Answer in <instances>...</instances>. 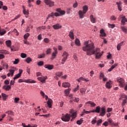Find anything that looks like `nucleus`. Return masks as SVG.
<instances>
[{"label":"nucleus","mask_w":127,"mask_h":127,"mask_svg":"<svg viewBox=\"0 0 127 127\" xmlns=\"http://www.w3.org/2000/svg\"><path fill=\"white\" fill-rule=\"evenodd\" d=\"M47 79V76L38 77V80L39 81H40V82H42V83H43V82H45Z\"/></svg>","instance_id":"11"},{"label":"nucleus","mask_w":127,"mask_h":127,"mask_svg":"<svg viewBox=\"0 0 127 127\" xmlns=\"http://www.w3.org/2000/svg\"><path fill=\"white\" fill-rule=\"evenodd\" d=\"M100 36L102 37H104V36H106V33H105L104 29L100 30Z\"/></svg>","instance_id":"30"},{"label":"nucleus","mask_w":127,"mask_h":127,"mask_svg":"<svg viewBox=\"0 0 127 127\" xmlns=\"http://www.w3.org/2000/svg\"><path fill=\"white\" fill-rule=\"evenodd\" d=\"M102 123H103V120H102V119H100L97 122V125L100 126Z\"/></svg>","instance_id":"46"},{"label":"nucleus","mask_w":127,"mask_h":127,"mask_svg":"<svg viewBox=\"0 0 127 127\" xmlns=\"http://www.w3.org/2000/svg\"><path fill=\"white\" fill-rule=\"evenodd\" d=\"M53 27L55 29H60V28H62V26L59 24H57L54 25L53 26Z\"/></svg>","instance_id":"19"},{"label":"nucleus","mask_w":127,"mask_h":127,"mask_svg":"<svg viewBox=\"0 0 127 127\" xmlns=\"http://www.w3.org/2000/svg\"><path fill=\"white\" fill-rule=\"evenodd\" d=\"M85 14H86V13H84L81 10L78 11V15L79 16V18H84V17H85Z\"/></svg>","instance_id":"10"},{"label":"nucleus","mask_w":127,"mask_h":127,"mask_svg":"<svg viewBox=\"0 0 127 127\" xmlns=\"http://www.w3.org/2000/svg\"><path fill=\"white\" fill-rule=\"evenodd\" d=\"M86 105L89 104L91 105V107H95V106H96V104H95V103L92 102V101H88V102L86 103Z\"/></svg>","instance_id":"29"},{"label":"nucleus","mask_w":127,"mask_h":127,"mask_svg":"<svg viewBox=\"0 0 127 127\" xmlns=\"http://www.w3.org/2000/svg\"><path fill=\"white\" fill-rule=\"evenodd\" d=\"M82 11L84 13H86L87 11H88V6L87 5H84L82 7Z\"/></svg>","instance_id":"23"},{"label":"nucleus","mask_w":127,"mask_h":127,"mask_svg":"<svg viewBox=\"0 0 127 127\" xmlns=\"http://www.w3.org/2000/svg\"><path fill=\"white\" fill-rule=\"evenodd\" d=\"M127 101L124 100L122 101V108H124V107L126 106V104H127Z\"/></svg>","instance_id":"49"},{"label":"nucleus","mask_w":127,"mask_h":127,"mask_svg":"<svg viewBox=\"0 0 127 127\" xmlns=\"http://www.w3.org/2000/svg\"><path fill=\"white\" fill-rule=\"evenodd\" d=\"M120 100H122V101H127V96L125 94H123L121 95Z\"/></svg>","instance_id":"18"},{"label":"nucleus","mask_w":127,"mask_h":127,"mask_svg":"<svg viewBox=\"0 0 127 127\" xmlns=\"http://www.w3.org/2000/svg\"><path fill=\"white\" fill-rule=\"evenodd\" d=\"M73 101H74L76 103H78V102L80 101V99H79L78 98H75L74 100H73Z\"/></svg>","instance_id":"62"},{"label":"nucleus","mask_w":127,"mask_h":127,"mask_svg":"<svg viewBox=\"0 0 127 127\" xmlns=\"http://www.w3.org/2000/svg\"><path fill=\"white\" fill-rule=\"evenodd\" d=\"M83 51L86 52L87 55H95L96 56V59H99L101 58L103 53H100V49L96 48L95 49V46L93 43H89V41H85L84 43V46L82 47Z\"/></svg>","instance_id":"1"},{"label":"nucleus","mask_w":127,"mask_h":127,"mask_svg":"<svg viewBox=\"0 0 127 127\" xmlns=\"http://www.w3.org/2000/svg\"><path fill=\"white\" fill-rule=\"evenodd\" d=\"M108 122L110 126L114 125V121H113V120H112L111 119H108Z\"/></svg>","instance_id":"36"},{"label":"nucleus","mask_w":127,"mask_h":127,"mask_svg":"<svg viewBox=\"0 0 127 127\" xmlns=\"http://www.w3.org/2000/svg\"><path fill=\"white\" fill-rule=\"evenodd\" d=\"M2 31L0 32V36H2V35H4L6 33V31L4 30V29H2Z\"/></svg>","instance_id":"37"},{"label":"nucleus","mask_w":127,"mask_h":127,"mask_svg":"<svg viewBox=\"0 0 127 127\" xmlns=\"http://www.w3.org/2000/svg\"><path fill=\"white\" fill-rule=\"evenodd\" d=\"M0 53L1 54H4L5 55L6 54H9V52L7 51L6 50H3L0 51Z\"/></svg>","instance_id":"33"},{"label":"nucleus","mask_w":127,"mask_h":127,"mask_svg":"<svg viewBox=\"0 0 127 127\" xmlns=\"http://www.w3.org/2000/svg\"><path fill=\"white\" fill-rule=\"evenodd\" d=\"M62 75H63L62 72H59L56 73V76L58 77H61Z\"/></svg>","instance_id":"48"},{"label":"nucleus","mask_w":127,"mask_h":127,"mask_svg":"<svg viewBox=\"0 0 127 127\" xmlns=\"http://www.w3.org/2000/svg\"><path fill=\"white\" fill-rule=\"evenodd\" d=\"M112 111H113V108H108L107 110V112L110 113V112H112Z\"/></svg>","instance_id":"63"},{"label":"nucleus","mask_w":127,"mask_h":127,"mask_svg":"<svg viewBox=\"0 0 127 127\" xmlns=\"http://www.w3.org/2000/svg\"><path fill=\"white\" fill-rule=\"evenodd\" d=\"M121 29L122 30V31H123V32H125V33H127V28L125 27H121Z\"/></svg>","instance_id":"47"},{"label":"nucleus","mask_w":127,"mask_h":127,"mask_svg":"<svg viewBox=\"0 0 127 127\" xmlns=\"http://www.w3.org/2000/svg\"><path fill=\"white\" fill-rule=\"evenodd\" d=\"M13 31L15 33H16V35H17V36H18V35H19V33H18V32L17 31V30H16V29H14Z\"/></svg>","instance_id":"52"},{"label":"nucleus","mask_w":127,"mask_h":127,"mask_svg":"<svg viewBox=\"0 0 127 127\" xmlns=\"http://www.w3.org/2000/svg\"><path fill=\"white\" fill-rule=\"evenodd\" d=\"M44 67L46 69H48V70H52L53 69V65L51 64H45Z\"/></svg>","instance_id":"16"},{"label":"nucleus","mask_w":127,"mask_h":127,"mask_svg":"<svg viewBox=\"0 0 127 127\" xmlns=\"http://www.w3.org/2000/svg\"><path fill=\"white\" fill-rule=\"evenodd\" d=\"M4 84H5V85H8L9 84V81L8 80H6L4 81Z\"/></svg>","instance_id":"64"},{"label":"nucleus","mask_w":127,"mask_h":127,"mask_svg":"<svg viewBox=\"0 0 127 127\" xmlns=\"http://www.w3.org/2000/svg\"><path fill=\"white\" fill-rule=\"evenodd\" d=\"M116 27V25L115 24H111L110 23H108V27H109V28H115V27Z\"/></svg>","instance_id":"41"},{"label":"nucleus","mask_w":127,"mask_h":127,"mask_svg":"<svg viewBox=\"0 0 127 127\" xmlns=\"http://www.w3.org/2000/svg\"><path fill=\"white\" fill-rule=\"evenodd\" d=\"M15 70H16V67H14L13 69L9 70V72L11 74V76H13V74L14 73V72H15Z\"/></svg>","instance_id":"28"},{"label":"nucleus","mask_w":127,"mask_h":127,"mask_svg":"<svg viewBox=\"0 0 127 127\" xmlns=\"http://www.w3.org/2000/svg\"><path fill=\"white\" fill-rule=\"evenodd\" d=\"M50 16H51V17H52L53 18H54V16H55L54 13L52 12L49 15L48 17H50Z\"/></svg>","instance_id":"53"},{"label":"nucleus","mask_w":127,"mask_h":127,"mask_svg":"<svg viewBox=\"0 0 127 127\" xmlns=\"http://www.w3.org/2000/svg\"><path fill=\"white\" fill-rule=\"evenodd\" d=\"M23 12L24 13V14H25V15H28L29 14V12L28 11V10H25V8H24V6H23Z\"/></svg>","instance_id":"26"},{"label":"nucleus","mask_w":127,"mask_h":127,"mask_svg":"<svg viewBox=\"0 0 127 127\" xmlns=\"http://www.w3.org/2000/svg\"><path fill=\"white\" fill-rule=\"evenodd\" d=\"M2 89H4V90H5V91H9L11 89V86L8 85H4Z\"/></svg>","instance_id":"17"},{"label":"nucleus","mask_w":127,"mask_h":127,"mask_svg":"<svg viewBox=\"0 0 127 127\" xmlns=\"http://www.w3.org/2000/svg\"><path fill=\"white\" fill-rule=\"evenodd\" d=\"M38 66H42V65H44V62L42 61H40L39 63H38Z\"/></svg>","instance_id":"50"},{"label":"nucleus","mask_w":127,"mask_h":127,"mask_svg":"<svg viewBox=\"0 0 127 127\" xmlns=\"http://www.w3.org/2000/svg\"><path fill=\"white\" fill-rule=\"evenodd\" d=\"M100 111H101V108H100L99 106H97L95 109V113H100Z\"/></svg>","instance_id":"38"},{"label":"nucleus","mask_w":127,"mask_h":127,"mask_svg":"<svg viewBox=\"0 0 127 127\" xmlns=\"http://www.w3.org/2000/svg\"><path fill=\"white\" fill-rule=\"evenodd\" d=\"M2 68H3V69H8V64H7L6 63H3L2 64Z\"/></svg>","instance_id":"32"},{"label":"nucleus","mask_w":127,"mask_h":127,"mask_svg":"<svg viewBox=\"0 0 127 127\" xmlns=\"http://www.w3.org/2000/svg\"><path fill=\"white\" fill-rule=\"evenodd\" d=\"M121 18H122V20L121 21V24H123V25H125L126 22H127V19L126 18V16L122 17Z\"/></svg>","instance_id":"21"},{"label":"nucleus","mask_w":127,"mask_h":127,"mask_svg":"<svg viewBox=\"0 0 127 127\" xmlns=\"http://www.w3.org/2000/svg\"><path fill=\"white\" fill-rule=\"evenodd\" d=\"M82 113L83 114H86L90 113V111H86V110L85 109L83 110Z\"/></svg>","instance_id":"54"},{"label":"nucleus","mask_w":127,"mask_h":127,"mask_svg":"<svg viewBox=\"0 0 127 127\" xmlns=\"http://www.w3.org/2000/svg\"><path fill=\"white\" fill-rule=\"evenodd\" d=\"M70 114H68L70 117H71L72 118V119H76V118L77 117V113L76 112H74V110L71 109L70 111H69Z\"/></svg>","instance_id":"8"},{"label":"nucleus","mask_w":127,"mask_h":127,"mask_svg":"<svg viewBox=\"0 0 127 127\" xmlns=\"http://www.w3.org/2000/svg\"><path fill=\"white\" fill-rule=\"evenodd\" d=\"M45 54L43 53L42 55H40L38 58H45Z\"/></svg>","instance_id":"51"},{"label":"nucleus","mask_w":127,"mask_h":127,"mask_svg":"<svg viewBox=\"0 0 127 127\" xmlns=\"http://www.w3.org/2000/svg\"><path fill=\"white\" fill-rule=\"evenodd\" d=\"M26 56H27L26 54L24 53L21 54V57H22V58H25Z\"/></svg>","instance_id":"57"},{"label":"nucleus","mask_w":127,"mask_h":127,"mask_svg":"<svg viewBox=\"0 0 127 127\" xmlns=\"http://www.w3.org/2000/svg\"><path fill=\"white\" fill-rule=\"evenodd\" d=\"M5 44L8 47H11V41L7 40L5 41Z\"/></svg>","instance_id":"22"},{"label":"nucleus","mask_w":127,"mask_h":127,"mask_svg":"<svg viewBox=\"0 0 127 127\" xmlns=\"http://www.w3.org/2000/svg\"><path fill=\"white\" fill-rule=\"evenodd\" d=\"M47 104L48 105V107L49 108H52V100L50 98H49L48 101L47 102Z\"/></svg>","instance_id":"14"},{"label":"nucleus","mask_w":127,"mask_h":127,"mask_svg":"<svg viewBox=\"0 0 127 127\" xmlns=\"http://www.w3.org/2000/svg\"><path fill=\"white\" fill-rule=\"evenodd\" d=\"M63 59L62 60V65H64V64H65V62H66V60H67V58L69 57V54L67 53V52H64L63 55H62Z\"/></svg>","instance_id":"2"},{"label":"nucleus","mask_w":127,"mask_h":127,"mask_svg":"<svg viewBox=\"0 0 127 127\" xmlns=\"http://www.w3.org/2000/svg\"><path fill=\"white\" fill-rule=\"evenodd\" d=\"M18 82L19 83H30L31 84H33L34 83H36V81L35 80H33L32 79H24V80L22 79H20L18 80Z\"/></svg>","instance_id":"4"},{"label":"nucleus","mask_w":127,"mask_h":127,"mask_svg":"<svg viewBox=\"0 0 127 127\" xmlns=\"http://www.w3.org/2000/svg\"><path fill=\"white\" fill-rule=\"evenodd\" d=\"M111 20H116L117 18L115 16H112L110 18Z\"/></svg>","instance_id":"59"},{"label":"nucleus","mask_w":127,"mask_h":127,"mask_svg":"<svg viewBox=\"0 0 127 127\" xmlns=\"http://www.w3.org/2000/svg\"><path fill=\"white\" fill-rule=\"evenodd\" d=\"M13 64L16 65V64H18L19 63V59H15V61L13 62Z\"/></svg>","instance_id":"40"},{"label":"nucleus","mask_w":127,"mask_h":127,"mask_svg":"<svg viewBox=\"0 0 127 127\" xmlns=\"http://www.w3.org/2000/svg\"><path fill=\"white\" fill-rule=\"evenodd\" d=\"M5 113L7 114V115H8V117H9L10 115H12V111H6Z\"/></svg>","instance_id":"58"},{"label":"nucleus","mask_w":127,"mask_h":127,"mask_svg":"<svg viewBox=\"0 0 127 127\" xmlns=\"http://www.w3.org/2000/svg\"><path fill=\"white\" fill-rule=\"evenodd\" d=\"M31 61H32V60L30 58H27L26 59V62H27V63H28V64L30 63V62H31Z\"/></svg>","instance_id":"44"},{"label":"nucleus","mask_w":127,"mask_h":127,"mask_svg":"<svg viewBox=\"0 0 127 127\" xmlns=\"http://www.w3.org/2000/svg\"><path fill=\"white\" fill-rule=\"evenodd\" d=\"M18 101H19V98L16 97L14 99L15 103H18Z\"/></svg>","instance_id":"61"},{"label":"nucleus","mask_w":127,"mask_h":127,"mask_svg":"<svg viewBox=\"0 0 127 127\" xmlns=\"http://www.w3.org/2000/svg\"><path fill=\"white\" fill-rule=\"evenodd\" d=\"M61 119L63 122H69L71 119V116L68 114H66L65 115H63Z\"/></svg>","instance_id":"5"},{"label":"nucleus","mask_w":127,"mask_h":127,"mask_svg":"<svg viewBox=\"0 0 127 127\" xmlns=\"http://www.w3.org/2000/svg\"><path fill=\"white\" fill-rule=\"evenodd\" d=\"M75 44L77 46H81V43H80V40L76 39L75 41Z\"/></svg>","instance_id":"31"},{"label":"nucleus","mask_w":127,"mask_h":127,"mask_svg":"<svg viewBox=\"0 0 127 127\" xmlns=\"http://www.w3.org/2000/svg\"><path fill=\"white\" fill-rule=\"evenodd\" d=\"M44 2L47 5H48L49 7L54 6V1H53L51 0H44Z\"/></svg>","instance_id":"7"},{"label":"nucleus","mask_w":127,"mask_h":127,"mask_svg":"<svg viewBox=\"0 0 127 127\" xmlns=\"http://www.w3.org/2000/svg\"><path fill=\"white\" fill-rule=\"evenodd\" d=\"M105 86L107 89H111V88H112V81L109 80V81H107Z\"/></svg>","instance_id":"12"},{"label":"nucleus","mask_w":127,"mask_h":127,"mask_svg":"<svg viewBox=\"0 0 127 127\" xmlns=\"http://www.w3.org/2000/svg\"><path fill=\"white\" fill-rule=\"evenodd\" d=\"M82 80L84 81L85 82H89V79L84 78L83 77H80L79 78L76 79V81L79 82H81Z\"/></svg>","instance_id":"13"},{"label":"nucleus","mask_w":127,"mask_h":127,"mask_svg":"<svg viewBox=\"0 0 127 127\" xmlns=\"http://www.w3.org/2000/svg\"><path fill=\"white\" fill-rule=\"evenodd\" d=\"M29 35H30V34H29V33H26V34L24 35V39H27V38H28V37L29 36Z\"/></svg>","instance_id":"43"},{"label":"nucleus","mask_w":127,"mask_h":127,"mask_svg":"<svg viewBox=\"0 0 127 127\" xmlns=\"http://www.w3.org/2000/svg\"><path fill=\"white\" fill-rule=\"evenodd\" d=\"M90 17L91 22H92V23H96V19L94 18L93 15H90Z\"/></svg>","instance_id":"25"},{"label":"nucleus","mask_w":127,"mask_h":127,"mask_svg":"<svg viewBox=\"0 0 127 127\" xmlns=\"http://www.w3.org/2000/svg\"><path fill=\"white\" fill-rule=\"evenodd\" d=\"M21 76L19 73H18L17 74H16L15 77L13 78L14 80H16V79H18Z\"/></svg>","instance_id":"45"},{"label":"nucleus","mask_w":127,"mask_h":127,"mask_svg":"<svg viewBox=\"0 0 127 127\" xmlns=\"http://www.w3.org/2000/svg\"><path fill=\"white\" fill-rule=\"evenodd\" d=\"M62 86L64 88H69L71 84L69 82H64L63 83Z\"/></svg>","instance_id":"20"},{"label":"nucleus","mask_w":127,"mask_h":127,"mask_svg":"<svg viewBox=\"0 0 127 127\" xmlns=\"http://www.w3.org/2000/svg\"><path fill=\"white\" fill-rule=\"evenodd\" d=\"M44 42H45V43H49V39L46 38L44 39Z\"/></svg>","instance_id":"55"},{"label":"nucleus","mask_w":127,"mask_h":127,"mask_svg":"<svg viewBox=\"0 0 127 127\" xmlns=\"http://www.w3.org/2000/svg\"><path fill=\"white\" fill-rule=\"evenodd\" d=\"M100 79H102V78H105V75H104L103 73L101 72L100 74Z\"/></svg>","instance_id":"60"},{"label":"nucleus","mask_w":127,"mask_h":127,"mask_svg":"<svg viewBox=\"0 0 127 127\" xmlns=\"http://www.w3.org/2000/svg\"><path fill=\"white\" fill-rule=\"evenodd\" d=\"M70 91H71V89L70 88L66 89L64 91V94L66 95V96H68V95H69V93H70Z\"/></svg>","instance_id":"35"},{"label":"nucleus","mask_w":127,"mask_h":127,"mask_svg":"<svg viewBox=\"0 0 127 127\" xmlns=\"http://www.w3.org/2000/svg\"><path fill=\"white\" fill-rule=\"evenodd\" d=\"M57 53H58V52L56 51H54L52 54V58H51L52 60H54V59H55V58H56V56H57Z\"/></svg>","instance_id":"15"},{"label":"nucleus","mask_w":127,"mask_h":127,"mask_svg":"<svg viewBox=\"0 0 127 127\" xmlns=\"http://www.w3.org/2000/svg\"><path fill=\"white\" fill-rule=\"evenodd\" d=\"M80 93H82V94L83 95V94H85V93H86V89L85 88H81L79 90Z\"/></svg>","instance_id":"39"},{"label":"nucleus","mask_w":127,"mask_h":127,"mask_svg":"<svg viewBox=\"0 0 127 127\" xmlns=\"http://www.w3.org/2000/svg\"><path fill=\"white\" fill-rule=\"evenodd\" d=\"M51 50H52V49L50 48H49L47 50V51H46L47 55H48L49 54H50L51 53Z\"/></svg>","instance_id":"42"},{"label":"nucleus","mask_w":127,"mask_h":127,"mask_svg":"<svg viewBox=\"0 0 127 127\" xmlns=\"http://www.w3.org/2000/svg\"><path fill=\"white\" fill-rule=\"evenodd\" d=\"M117 82L119 83V86L122 88L125 87V79L123 78L118 77L117 78Z\"/></svg>","instance_id":"6"},{"label":"nucleus","mask_w":127,"mask_h":127,"mask_svg":"<svg viewBox=\"0 0 127 127\" xmlns=\"http://www.w3.org/2000/svg\"><path fill=\"white\" fill-rule=\"evenodd\" d=\"M106 115V108L105 107H102L100 108V116L104 117Z\"/></svg>","instance_id":"9"},{"label":"nucleus","mask_w":127,"mask_h":127,"mask_svg":"<svg viewBox=\"0 0 127 127\" xmlns=\"http://www.w3.org/2000/svg\"><path fill=\"white\" fill-rule=\"evenodd\" d=\"M68 36L71 38V39H74V33H73V31H70L69 32Z\"/></svg>","instance_id":"27"},{"label":"nucleus","mask_w":127,"mask_h":127,"mask_svg":"<svg viewBox=\"0 0 127 127\" xmlns=\"http://www.w3.org/2000/svg\"><path fill=\"white\" fill-rule=\"evenodd\" d=\"M124 41L118 44L117 46V50H121V47L123 46V44H124Z\"/></svg>","instance_id":"24"},{"label":"nucleus","mask_w":127,"mask_h":127,"mask_svg":"<svg viewBox=\"0 0 127 127\" xmlns=\"http://www.w3.org/2000/svg\"><path fill=\"white\" fill-rule=\"evenodd\" d=\"M102 125L104 126V127H108V126H109V122L105 121Z\"/></svg>","instance_id":"56"},{"label":"nucleus","mask_w":127,"mask_h":127,"mask_svg":"<svg viewBox=\"0 0 127 127\" xmlns=\"http://www.w3.org/2000/svg\"><path fill=\"white\" fill-rule=\"evenodd\" d=\"M56 11L57 12L59 13H57V12L54 13L55 16H56V17H57V16H61V15H64V14H65V12L64 10H62L60 8L56 9Z\"/></svg>","instance_id":"3"},{"label":"nucleus","mask_w":127,"mask_h":127,"mask_svg":"<svg viewBox=\"0 0 127 127\" xmlns=\"http://www.w3.org/2000/svg\"><path fill=\"white\" fill-rule=\"evenodd\" d=\"M1 96L3 98V101H5V100H6V99H7V97H8V96L7 95H6L4 93H2Z\"/></svg>","instance_id":"34"}]
</instances>
